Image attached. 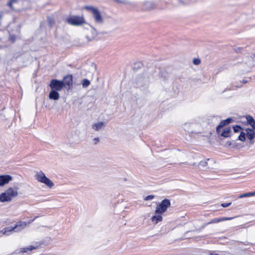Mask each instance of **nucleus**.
I'll return each mask as SVG.
<instances>
[{"label":"nucleus","instance_id":"obj_1","mask_svg":"<svg viewBox=\"0 0 255 255\" xmlns=\"http://www.w3.org/2000/svg\"><path fill=\"white\" fill-rule=\"evenodd\" d=\"M18 196V192L16 189L8 188L4 193L0 194V201L1 202H10L14 198Z\"/></svg>","mask_w":255,"mask_h":255},{"label":"nucleus","instance_id":"obj_2","mask_svg":"<svg viewBox=\"0 0 255 255\" xmlns=\"http://www.w3.org/2000/svg\"><path fill=\"white\" fill-rule=\"evenodd\" d=\"M84 8L87 11L91 12L97 23L102 24L104 20L102 16L101 12L98 8L91 5L85 6Z\"/></svg>","mask_w":255,"mask_h":255},{"label":"nucleus","instance_id":"obj_3","mask_svg":"<svg viewBox=\"0 0 255 255\" xmlns=\"http://www.w3.org/2000/svg\"><path fill=\"white\" fill-rule=\"evenodd\" d=\"M27 225V224L25 222H18L14 227H6L1 231V232L4 235H9V233L12 231L17 232L21 231L22 229H24Z\"/></svg>","mask_w":255,"mask_h":255},{"label":"nucleus","instance_id":"obj_4","mask_svg":"<svg viewBox=\"0 0 255 255\" xmlns=\"http://www.w3.org/2000/svg\"><path fill=\"white\" fill-rule=\"evenodd\" d=\"M35 177L38 181L44 183L50 188L54 186L53 182L47 178L42 171L36 172Z\"/></svg>","mask_w":255,"mask_h":255},{"label":"nucleus","instance_id":"obj_5","mask_svg":"<svg viewBox=\"0 0 255 255\" xmlns=\"http://www.w3.org/2000/svg\"><path fill=\"white\" fill-rule=\"evenodd\" d=\"M169 200L165 199L156 207L155 211V214H162L166 211L167 208L170 206Z\"/></svg>","mask_w":255,"mask_h":255},{"label":"nucleus","instance_id":"obj_6","mask_svg":"<svg viewBox=\"0 0 255 255\" xmlns=\"http://www.w3.org/2000/svg\"><path fill=\"white\" fill-rule=\"evenodd\" d=\"M68 23L72 25H80L85 22L83 17L78 16H71L66 19Z\"/></svg>","mask_w":255,"mask_h":255},{"label":"nucleus","instance_id":"obj_7","mask_svg":"<svg viewBox=\"0 0 255 255\" xmlns=\"http://www.w3.org/2000/svg\"><path fill=\"white\" fill-rule=\"evenodd\" d=\"M49 86L52 90L57 91H61L64 87L62 81L57 79L51 80Z\"/></svg>","mask_w":255,"mask_h":255},{"label":"nucleus","instance_id":"obj_8","mask_svg":"<svg viewBox=\"0 0 255 255\" xmlns=\"http://www.w3.org/2000/svg\"><path fill=\"white\" fill-rule=\"evenodd\" d=\"M12 180V177L9 175H0V187H2L4 185L9 183Z\"/></svg>","mask_w":255,"mask_h":255},{"label":"nucleus","instance_id":"obj_9","mask_svg":"<svg viewBox=\"0 0 255 255\" xmlns=\"http://www.w3.org/2000/svg\"><path fill=\"white\" fill-rule=\"evenodd\" d=\"M63 86H71L73 84V77L72 75H68L64 77L63 81Z\"/></svg>","mask_w":255,"mask_h":255},{"label":"nucleus","instance_id":"obj_10","mask_svg":"<svg viewBox=\"0 0 255 255\" xmlns=\"http://www.w3.org/2000/svg\"><path fill=\"white\" fill-rule=\"evenodd\" d=\"M233 217H223V218H214L211 220L210 222H208L206 224V225L211 224H214V223H217L222 221H227V220H231L233 219Z\"/></svg>","mask_w":255,"mask_h":255},{"label":"nucleus","instance_id":"obj_11","mask_svg":"<svg viewBox=\"0 0 255 255\" xmlns=\"http://www.w3.org/2000/svg\"><path fill=\"white\" fill-rule=\"evenodd\" d=\"M210 159H206L204 160L201 161L198 164L199 169L202 170H206L208 169V161H210Z\"/></svg>","mask_w":255,"mask_h":255},{"label":"nucleus","instance_id":"obj_12","mask_svg":"<svg viewBox=\"0 0 255 255\" xmlns=\"http://www.w3.org/2000/svg\"><path fill=\"white\" fill-rule=\"evenodd\" d=\"M246 134L250 140H253L255 137V131L252 128H248L246 129Z\"/></svg>","mask_w":255,"mask_h":255},{"label":"nucleus","instance_id":"obj_13","mask_svg":"<svg viewBox=\"0 0 255 255\" xmlns=\"http://www.w3.org/2000/svg\"><path fill=\"white\" fill-rule=\"evenodd\" d=\"M154 6V3L151 1H145L143 3V9L145 10L151 9Z\"/></svg>","mask_w":255,"mask_h":255},{"label":"nucleus","instance_id":"obj_14","mask_svg":"<svg viewBox=\"0 0 255 255\" xmlns=\"http://www.w3.org/2000/svg\"><path fill=\"white\" fill-rule=\"evenodd\" d=\"M48 97L50 99L57 100L59 98V94L57 91L52 90L49 94Z\"/></svg>","mask_w":255,"mask_h":255},{"label":"nucleus","instance_id":"obj_15","mask_svg":"<svg viewBox=\"0 0 255 255\" xmlns=\"http://www.w3.org/2000/svg\"><path fill=\"white\" fill-rule=\"evenodd\" d=\"M105 126V124L104 122H100L97 123H95L92 125V128L93 129L96 131H98L102 129Z\"/></svg>","mask_w":255,"mask_h":255},{"label":"nucleus","instance_id":"obj_16","mask_svg":"<svg viewBox=\"0 0 255 255\" xmlns=\"http://www.w3.org/2000/svg\"><path fill=\"white\" fill-rule=\"evenodd\" d=\"M231 129L229 127L226 128L221 133V136L224 137H228L231 136Z\"/></svg>","mask_w":255,"mask_h":255},{"label":"nucleus","instance_id":"obj_17","mask_svg":"<svg viewBox=\"0 0 255 255\" xmlns=\"http://www.w3.org/2000/svg\"><path fill=\"white\" fill-rule=\"evenodd\" d=\"M151 219L154 224H157L162 220V217L161 214H157V215L153 216Z\"/></svg>","mask_w":255,"mask_h":255},{"label":"nucleus","instance_id":"obj_18","mask_svg":"<svg viewBox=\"0 0 255 255\" xmlns=\"http://www.w3.org/2000/svg\"><path fill=\"white\" fill-rule=\"evenodd\" d=\"M253 196H255V191L240 194L239 196V198H242L249 197Z\"/></svg>","mask_w":255,"mask_h":255},{"label":"nucleus","instance_id":"obj_19","mask_svg":"<svg viewBox=\"0 0 255 255\" xmlns=\"http://www.w3.org/2000/svg\"><path fill=\"white\" fill-rule=\"evenodd\" d=\"M82 84L83 87L85 88L88 87L90 85V81L87 79H84L82 81Z\"/></svg>","mask_w":255,"mask_h":255},{"label":"nucleus","instance_id":"obj_20","mask_svg":"<svg viewBox=\"0 0 255 255\" xmlns=\"http://www.w3.org/2000/svg\"><path fill=\"white\" fill-rule=\"evenodd\" d=\"M246 133L244 132H241L240 134L239 135L238 137L239 140L242 141H245L246 140Z\"/></svg>","mask_w":255,"mask_h":255},{"label":"nucleus","instance_id":"obj_21","mask_svg":"<svg viewBox=\"0 0 255 255\" xmlns=\"http://www.w3.org/2000/svg\"><path fill=\"white\" fill-rule=\"evenodd\" d=\"M248 123L251 125L255 122L254 119L251 116H248L246 117Z\"/></svg>","mask_w":255,"mask_h":255},{"label":"nucleus","instance_id":"obj_22","mask_svg":"<svg viewBox=\"0 0 255 255\" xmlns=\"http://www.w3.org/2000/svg\"><path fill=\"white\" fill-rule=\"evenodd\" d=\"M92 34H93L92 36H89L88 35H87L86 36V37H87V38L88 39V41H91L97 35L95 29H93L92 30Z\"/></svg>","mask_w":255,"mask_h":255},{"label":"nucleus","instance_id":"obj_23","mask_svg":"<svg viewBox=\"0 0 255 255\" xmlns=\"http://www.w3.org/2000/svg\"><path fill=\"white\" fill-rule=\"evenodd\" d=\"M33 249H34V248L32 247V246H31L30 248H23L21 249L20 252L22 253H27L28 251L32 250Z\"/></svg>","mask_w":255,"mask_h":255},{"label":"nucleus","instance_id":"obj_24","mask_svg":"<svg viewBox=\"0 0 255 255\" xmlns=\"http://www.w3.org/2000/svg\"><path fill=\"white\" fill-rule=\"evenodd\" d=\"M241 129H242L241 127L238 125L233 127V129H234V131L235 132H239Z\"/></svg>","mask_w":255,"mask_h":255},{"label":"nucleus","instance_id":"obj_25","mask_svg":"<svg viewBox=\"0 0 255 255\" xmlns=\"http://www.w3.org/2000/svg\"><path fill=\"white\" fill-rule=\"evenodd\" d=\"M17 0H10L8 3V5L11 8L13 9L12 4L13 3L16 2Z\"/></svg>","mask_w":255,"mask_h":255},{"label":"nucleus","instance_id":"obj_26","mask_svg":"<svg viewBox=\"0 0 255 255\" xmlns=\"http://www.w3.org/2000/svg\"><path fill=\"white\" fill-rule=\"evenodd\" d=\"M16 38V36L15 35H10L9 37V40L11 42L13 43L15 41Z\"/></svg>","mask_w":255,"mask_h":255},{"label":"nucleus","instance_id":"obj_27","mask_svg":"<svg viewBox=\"0 0 255 255\" xmlns=\"http://www.w3.org/2000/svg\"><path fill=\"white\" fill-rule=\"evenodd\" d=\"M201 62V61L199 59H194V60H193V63L195 65H199Z\"/></svg>","mask_w":255,"mask_h":255},{"label":"nucleus","instance_id":"obj_28","mask_svg":"<svg viewBox=\"0 0 255 255\" xmlns=\"http://www.w3.org/2000/svg\"><path fill=\"white\" fill-rule=\"evenodd\" d=\"M154 196L153 195L147 196L144 198V200H145V201L151 200L154 198Z\"/></svg>","mask_w":255,"mask_h":255},{"label":"nucleus","instance_id":"obj_29","mask_svg":"<svg viewBox=\"0 0 255 255\" xmlns=\"http://www.w3.org/2000/svg\"><path fill=\"white\" fill-rule=\"evenodd\" d=\"M225 120H223L222 122H220L219 125L220 127H221L222 128L224 127V126L227 125V124Z\"/></svg>","mask_w":255,"mask_h":255},{"label":"nucleus","instance_id":"obj_30","mask_svg":"<svg viewBox=\"0 0 255 255\" xmlns=\"http://www.w3.org/2000/svg\"><path fill=\"white\" fill-rule=\"evenodd\" d=\"M231 204V202H230V203H222L221 204V206L224 207V208H226V207H229Z\"/></svg>","mask_w":255,"mask_h":255},{"label":"nucleus","instance_id":"obj_31","mask_svg":"<svg viewBox=\"0 0 255 255\" xmlns=\"http://www.w3.org/2000/svg\"><path fill=\"white\" fill-rule=\"evenodd\" d=\"M100 139L98 137H95L93 139V142L94 144H97L99 142Z\"/></svg>","mask_w":255,"mask_h":255},{"label":"nucleus","instance_id":"obj_32","mask_svg":"<svg viewBox=\"0 0 255 255\" xmlns=\"http://www.w3.org/2000/svg\"><path fill=\"white\" fill-rule=\"evenodd\" d=\"M222 128L221 127H220V125H219L217 128H216V131L219 134L220 131H221V129Z\"/></svg>","mask_w":255,"mask_h":255},{"label":"nucleus","instance_id":"obj_33","mask_svg":"<svg viewBox=\"0 0 255 255\" xmlns=\"http://www.w3.org/2000/svg\"><path fill=\"white\" fill-rule=\"evenodd\" d=\"M232 121H233V119L232 118H228L226 120H225V121H226V122L227 124V125L231 123Z\"/></svg>","mask_w":255,"mask_h":255},{"label":"nucleus","instance_id":"obj_34","mask_svg":"<svg viewBox=\"0 0 255 255\" xmlns=\"http://www.w3.org/2000/svg\"><path fill=\"white\" fill-rule=\"evenodd\" d=\"M48 22L51 26H52L53 25V22L52 21V20L50 18H48Z\"/></svg>","mask_w":255,"mask_h":255},{"label":"nucleus","instance_id":"obj_35","mask_svg":"<svg viewBox=\"0 0 255 255\" xmlns=\"http://www.w3.org/2000/svg\"><path fill=\"white\" fill-rule=\"evenodd\" d=\"M250 126L253 128H252V129H254L255 130V122L254 123V124H252Z\"/></svg>","mask_w":255,"mask_h":255},{"label":"nucleus","instance_id":"obj_36","mask_svg":"<svg viewBox=\"0 0 255 255\" xmlns=\"http://www.w3.org/2000/svg\"><path fill=\"white\" fill-rule=\"evenodd\" d=\"M115 1L118 2H119V3H122V1L121 0H114Z\"/></svg>","mask_w":255,"mask_h":255},{"label":"nucleus","instance_id":"obj_37","mask_svg":"<svg viewBox=\"0 0 255 255\" xmlns=\"http://www.w3.org/2000/svg\"><path fill=\"white\" fill-rule=\"evenodd\" d=\"M243 82L244 83H246L247 82V81H246V80H243Z\"/></svg>","mask_w":255,"mask_h":255},{"label":"nucleus","instance_id":"obj_38","mask_svg":"<svg viewBox=\"0 0 255 255\" xmlns=\"http://www.w3.org/2000/svg\"><path fill=\"white\" fill-rule=\"evenodd\" d=\"M193 166H196V163H193Z\"/></svg>","mask_w":255,"mask_h":255}]
</instances>
